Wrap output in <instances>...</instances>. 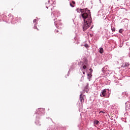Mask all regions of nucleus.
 Returning <instances> with one entry per match:
<instances>
[{"label":"nucleus","mask_w":130,"mask_h":130,"mask_svg":"<svg viewBox=\"0 0 130 130\" xmlns=\"http://www.w3.org/2000/svg\"><path fill=\"white\" fill-rule=\"evenodd\" d=\"M100 113H105V112L101 111L100 112Z\"/></svg>","instance_id":"nucleus-16"},{"label":"nucleus","mask_w":130,"mask_h":130,"mask_svg":"<svg viewBox=\"0 0 130 130\" xmlns=\"http://www.w3.org/2000/svg\"><path fill=\"white\" fill-rule=\"evenodd\" d=\"M106 89L102 90V94H101V97H106V98H109V95L106 96Z\"/></svg>","instance_id":"nucleus-3"},{"label":"nucleus","mask_w":130,"mask_h":130,"mask_svg":"<svg viewBox=\"0 0 130 130\" xmlns=\"http://www.w3.org/2000/svg\"><path fill=\"white\" fill-rule=\"evenodd\" d=\"M99 123V121L97 120H95L94 122V124H98Z\"/></svg>","instance_id":"nucleus-11"},{"label":"nucleus","mask_w":130,"mask_h":130,"mask_svg":"<svg viewBox=\"0 0 130 130\" xmlns=\"http://www.w3.org/2000/svg\"><path fill=\"white\" fill-rule=\"evenodd\" d=\"M80 12H81V16L84 20L83 29V31H85L91 26L92 23L91 12H90V10L86 9H80Z\"/></svg>","instance_id":"nucleus-1"},{"label":"nucleus","mask_w":130,"mask_h":130,"mask_svg":"<svg viewBox=\"0 0 130 130\" xmlns=\"http://www.w3.org/2000/svg\"><path fill=\"white\" fill-rule=\"evenodd\" d=\"M83 69L84 70H86V69H87V65H85L84 64L83 67Z\"/></svg>","instance_id":"nucleus-12"},{"label":"nucleus","mask_w":130,"mask_h":130,"mask_svg":"<svg viewBox=\"0 0 130 130\" xmlns=\"http://www.w3.org/2000/svg\"><path fill=\"white\" fill-rule=\"evenodd\" d=\"M89 71H90V74H88L87 76L89 77H88V79H90V78H91V76H92V75H91V74H92V73H93V70L92 69V68H90L89 69Z\"/></svg>","instance_id":"nucleus-6"},{"label":"nucleus","mask_w":130,"mask_h":130,"mask_svg":"<svg viewBox=\"0 0 130 130\" xmlns=\"http://www.w3.org/2000/svg\"><path fill=\"white\" fill-rule=\"evenodd\" d=\"M87 89H89V84L87 83L84 87V90H87Z\"/></svg>","instance_id":"nucleus-8"},{"label":"nucleus","mask_w":130,"mask_h":130,"mask_svg":"<svg viewBox=\"0 0 130 130\" xmlns=\"http://www.w3.org/2000/svg\"><path fill=\"white\" fill-rule=\"evenodd\" d=\"M33 22L35 24V26H34V28L37 29L38 30V31H39V29L37 27V26H36V25H37V20L34 19L33 21Z\"/></svg>","instance_id":"nucleus-5"},{"label":"nucleus","mask_w":130,"mask_h":130,"mask_svg":"<svg viewBox=\"0 0 130 130\" xmlns=\"http://www.w3.org/2000/svg\"><path fill=\"white\" fill-rule=\"evenodd\" d=\"M72 4H73V5H76V2H75L74 1H72Z\"/></svg>","instance_id":"nucleus-17"},{"label":"nucleus","mask_w":130,"mask_h":130,"mask_svg":"<svg viewBox=\"0 0 130 130\" xmlns=\"http://www.w3.org/2000/svg\"><path fill=\"white\" fill-rule=\"evenodd\" d=\"M83 64L87 65L88 64V60L85 59L83 61Z\"/></svg>","instance_id":"nucleus-7"},{"label":"nucleus","mask_w":130,"mask_h":130,"mask_svg":"<svg viewBox=\"0 0 130 130\" xmlns=\"http://www.w3.org/2000/svg\"><path fill=\"white\" fill-rule=\"evenodd\" d=\"M84 46H85V47H86V48H88V47H89V45H88V44H85L84 45Z\"/></svg>","instance_id":"nucleus-13"},{"label":"nucleus","mask_w":130,"mask_h":130,"mask_svg":"<svg viewBox=\"0 0 130 130\" xmlns=\"http://www.w3.org/2000/svg\"><path fill=\"white\" fill-rule=\"evenodd\" d=\"M47 9H48V7H46Z\"/></svg>","instance_id":"nucleus-20"},{"label":"nucleus","mask_w":130,"mask_h":130,"mask_svg":"<svg viewBox=\"0 0 130 130\" xmlns=\"http://www.w3.org/2000/svg\"><path fill=\"white\" fill-rule=\"evenodd\" d=\"M70 6L71 7H72V8H74L75 7V5L72 4V3H70Z\"/></svg>","instance_id":"nucleus-14"},{"label":"nucleus","mask_w":130,"mask_h":130,"mask_svg":"<svg viewBox=\"0 0 130 130\" xmlns=\"http://www.w3.org/2000/svg\"><path fill=\"white\" fill-rule=\"evenodd\" d=\"M83 74L84 75H85V72H83Z\"/></svg>","instance_id":"nucleus-19"},{"label":"nucleus","mask_w":130,"mask_h":130,"mask_svg":"<svg viewBox=\"0 0 130 130\" xmlns=\"http://www.w3.org/2000/svg\"><path fill=\"white\" fill-rule=\"evenodd\" d=\"M80 100L81 103V104H83L84 102H85V95L80 94Z\"/></svg>","instance_id":"nucleus-4"},{"label":"nucleus","mask_w":130,"mask_h":130,"mask_svg":"<svg viewBox=\"0 0 130 130\" xmlns=\"http://www.w3.org/2000/svg\"><path fill=\"white\" fill-rule=\"evenodd\" d=\"M92 28H93V27H91V29H92Z\"/></svg>","instance_id":"nucleus-21"},{"label":"nucleus","mask_w":130,"mask_h":130,"mask_svg":"<svg viewBox=\"0 0 130 130\" xmlns=\"http://www.w3.org/2000/svg\"><path fill=\"white\" fill-rule=\"evenodd\" d=\"M103 72L106 75H107V74H109V73H110V71H109V68H108V66H106L103 68Z\"/></svg>","instance_id":"nucleus-2"},{"label":"nucleus","mask_w":130,"mask_h":130,"mask_svg":"<svg viewBox=\"0 0 130 130\" xmlns=\"http://www.w3.org/2000/svg\"><path fill=\"white\" fill-rule=\"evenodd\" d=\"M56 32H57V33H58V30H56Z\"/></svg>","instance_id":"nucleus-18"},{"label":"nucleus","mask_w":130,"mask_h":130,"mask_svg":"<svg viewBox=\"0 0 130 130\" xmlns=\"http://www.w3.org/2000/svg\"><path fill=\"white\" fill-rule=\"evenodd\" d=\"M119 32V33H122V29H120Z\"/></svg>","instance_id":"nucleus-15"},{"label":"nucleus","mask_w":130,"mask_h":130,"mask_svg":"<svg viewBox=\"0 0 130 130\" xmlns=\"http://www.w3.org/2000/svg\"><path fill=\"white\" fill-rule=\"evenodd\" d=\"M129 66V64L128 63H125V65H124V68H126V67H128Z\"/></svg>","instance_id":"nucleus-10"},{"label":"nucleus","mask_w":130,"mask_h":130,"mask_svg":"<svg viewBox=\"0 0 130 130\" xmlns=\"http://www.w3.org/2000/svg\"><path fill=\"white\" fill-rule=\"evenodd\" d=\"M104 50H103V48H100V53H103Z\"/></svg>","instance_id":"nucleus-9"}]
</instances>
